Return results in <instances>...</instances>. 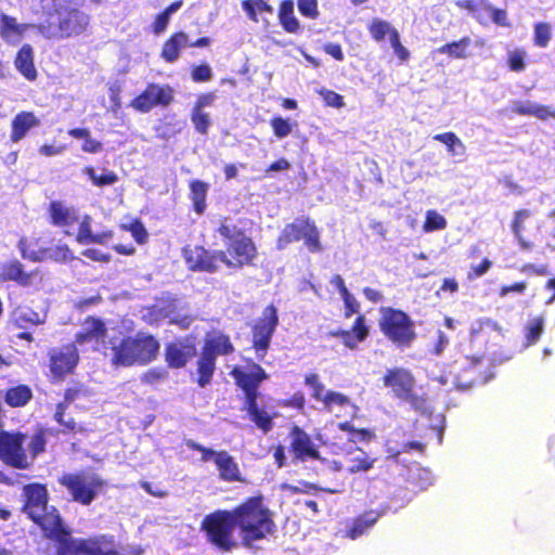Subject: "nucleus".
Here are the masks:
<instances>
[{
  "label": "nucleus",
  "mask_w": 555,
  "mask_h": 555,
  "mask_svg": "<svg viewBox=\"0 0 555 555\" xmlns=\"http://www.w3.org/2000/svg\"><path fill=\"white\" fill-rule=\"evenodd\" d=\"M384 384L391 388L395 396L401 400L414 389V378L404 369L388 370L384 376Z\"/></svg>",
  "instance_id": "obj_18"
},
{
  "label": "nucleus",
  "mask_w": 555,
  "mask_h": 555,
  "mask_svg": "<svg viewBox=\"0 0 555 555\" xmlns=\"http://www.w3.org/2000/svg\"><path fill=\"white\" fill-rule=\"evenodd\" d=\"M26 439L24 434L2 430L0 433V460L18 469L28 468L31 461L24 448Z\"/></svg>",
  "instance_id": "obj_9"
},
{
  "label": "nucleus",
  "mask_w": 555,
  "mask_h": 555,
  "mask_svg": "<svg viewBox=\"0 0 555 555\" xmlns=\"http://www.w3.org/2000/svg\"><path fill=\"white\" fill-rule=\"evenodd\" d=\"M171 101V88L168 86L150 83L143 93L132 100L131 106L137 111L146 113L157 105L166 106Z\"/></svg>",
  "instance_id": "obj_13"
},
{
  "label": "nucleus",
  "mask_w": 555,
  "mask_h": 555,
  "mask_svg": "<svg viewBox=\"0 0 555 555\" xmlns=\"http://www.w3.org/2000/svg\"><path fill=\"white\" fill-rule=\"evenodd\" d=\"M233 376L236 379V384L244 390V401L258 399L259 385L268 377L264 370L258 364H254L248 371L235 369Z\"/></svg>",
  "instance_id": "obj_16"
},
{
  "label": "nucleus",
  "mask_w": 555,
  "mask_h": 555,
  "mask_svg": "<svg viewBox=\"0 0 555 555\" xmlns=\"http://www.w3.org/2000/svg\"><path fill=\"white\" fill-rule=\"evenodd\" d=\"M181 7V1L173 2L163 13L157 15L153 25L154 33L157 35L163 33L167 28L171 15L175 14Z\"/></svg>",
  "instance_id": "obj_44"
},
{
  "label": "nucleus",
  "mask_w": 555,
  "mask_h": 555,
  "mask_svg": "<svg viewBox=\"0 0 555 555\" xmlns=\"http://www.w3.org/2000/svg\"><path fill=\"white\" fill-rule=\"evenodd\" d=\"M243 410L246 411L249 420L264 434L273 428V415L258 404L257 399L244 401Z\"/></svg>",
  "instance_id": "obj_21"
},
{
  "label": "nucleus",
  "mask_w": 555,
  "mask_h": 555,
  "mask_svg": "<svg viewBox=\"0 0 555 555\" xmlns=\"http://www.w3.org/2000/svg\"><path fill=\"white\" fill-rule=\"evenodd\" d=\"M390 46L393 49V52L401 61H406L410 56V52L405 47H403L400 42V36L398 30H393L391 33V38H389Z\"/></svg>",
  "instance_id": "obj_60"
},
{
  "label": "nucleus",
  "mask_w": 555,
  "mask_h": 555,
  "mask_svg": "<svg viewBox=\"0 0 555 555\" xmlns=\"http://www.w3.org/2000/svg\"><path fill=\"white\" fill-rule=\"evenodd\" d=\"M191 196L196 212L202 214L205 209V199L208 185L202 181L195 180L191 182Z\"/></svg>",
  "instance_id": "obj_40"
},
{
  "label": "nucleus",
  "mask_w": 555,
  "mask_h": 555,
  "mask_svg": "<svg viewBox=\"0 0 555 555\" xmlns=\"http://www.w3.org/2000/svg\"><path fill=\"white\" fill-rule=\"evenodd\" d=\"M434 140L439 141L447 145L448 151L452 155H464L465 153V145L463 142L456 137L453 132H446L436 134L434 137Z\"/></svg>",
  "instance_id": "obj_41"
},
{
  "label": "nucleus",
  "mask_w": 555,
  "mask_h": 555,
  "mask_svg": "<svg viewBox=\"0 0 555 555\" xmlns=\"http://www.w3.org/2000/svg\"><path fill=\"white\" fill-rule=\"evenodd\" d=\"M379 311V326L384 335L397 346H410L416 336L411 318L405 312L390 307H382Z\"/></svg>",
  "instance_id": "obj_6"
},
{
  "label": "nucleus",
  "mask_w": 555,
  "mask_h": 555,
  "mask_svg": "<svg viewBox=\"0 0 555 555\" xmlns=\"http://www.w3.org/2000/svg\"><path fill=\"white\" fill-rule=\"evenodd\" d=\"M63 555H119L112 537L101 535L93 539L72 540Z\"/></svg>",
  "instance_id": "obj_11"
},
{
  "label": "nucleus",
  "mask_w": 555,
  "mask_h": 555,
  "mask_svg": "<svg viewBox=\"0 0 555 555\" xmlns=\"http://www.w3.org/2000/svg\"><path fill=\"white\" fill-rule=\"evenodd\" d=\"M235 527V515L230 511H216L207 515L202 522L208 541L224 552L237 545L233 535Z\"/></svg>",
  "instance_id": "obj_5"
},
{
  "label": "nucleus",
  "mask_w": 555,
  "mask_h": 555,
  "mask_svg": "<svg viewBox=\"0 0 555 555\" xmlns=\"http://www.w3.org/2000/svg\"><path fill=\"white\" fill-rule=\"evenodd\" d=\"M224 260H221L229 268H241L248 264L257 255L256 246L250 237L244 235L242 238L227 243Z\"/></svg>",
  "instance_id": "obj_14"
},
{
  "label": "nucleus",
  "mask_w": 555,
  "mask_h": 555,
  "mask_svg": "<svg viewBox=\"0 0 555 555\" xmlns=\"http://www.w3.org/2000/svg\"><path fill=\"white\" fill-rule=\"evenodd\" d=\"M322 403L327 412L335 413L336 416L343 415L353 417L358 411V408L347 396L337 391L327 390L324 393Z\"/></svg>",
  "instance_id": "obj_19"
},
{
  "label": "nucleus",
  "mask_w": 555,
  "mask_h": 555,
  "mask_svg": "<svg viewBox=\"0 0 555 555\" xmlns=\"http://www.w3.org/2000/svg\"><path fill=\"white\" fill-rule=\"evenodd\" d=\"M320 94L328 106L338 108L344 105L343 96L334 91L321 89Z\"/></svg>",
  "instance_id": "obj_64"
},
{
  "label": "nucleus",
  "mask_w": 555,
  "mask_h": 555,
  "mask_svg": "<svg viewBox=\"0 0 555 555\" xmlns=\"http://www.w3.org/2000/svg\"><path fill=\"white\" fill-rule=\"evenodd\" d=\"M194 354V347L180 343L169 344L166 348V359L170 366L182 367Z\"/></svg>",
  "instance_id": "obj_27"
},
{
  "label": "nucleus",
  "mask_w": 555,
  "mask_h": 555,
  "mask_svg": "<svg viewBox=\"0 0 555 555\" xmlns=\"http://www.w3.org/2000/svg\"><path fill=\"white\" fill-rule=\"evenodd\" d=\"M211 77L212 72L207 64L195 66L192 70V79L196 82L209 81Z\"/></svg>",
  "instance_id": "obj_62"
},
{
  "label": "nucleus",
  "mask_w": 555,
  "mask_h": 555,
  "mask_svg": "<svg viewBox=\"0 0 555 555\" xmlns=\"http://www.w3.org/2000/svg\"><path fill=\"white\" fill-rule=\"evenodd\" d=\"M219 234L227 240V243L235 242L246 235L242 229L234 224L229 218H224L218 228Z\"/></svg>",
  "instance_id": "obj_42"
},
{
  "label": "nucleus",
  "mask_w": 555,
  "mask_h": 555,
  "mask_svg": "<svg viewBox=\"0 0 555 555\" xmlns=\"http://www.w3.org/2000/svg\"><path fill=\"white\" fill-rule=\"evenodd\" d=\"M183 256L191 270L214 272L222 263L221 260H224L225 253L209 251L202 246H194L183 248Z\"/></svg>",
  "instance_id": "obj_12"
},
{
  "label": "nucleus",
  "mask_w": 555,
  "mask_h": 555,
  "mask_svg": "<svg viewBox=\"0 0 555 555\" xmlns=\"http://www.w3.org/2000/svg\"><path fill=\"white\" fill-rule=\"evenodd\" d=\"M306 385L312 389V397L322 402L327 390H325L324 385L320 382L319 376L317 374H309L306 376Z\"/></svg>",
  "instance_id": "obj_54"
},
{
  "label": "nucleus",
  "mask_w": 555,
  "mask_h": 555,
  "mask_svg": "<svg viewBox=\"0 0 555 555\" xmlns=\"http://www.w3.org/2000/svg\"><path fill=\"white\" fill-rule=\"evenodd\" d=\"M68 401H69L68 397L66 396L65 400L57 404L54 418L57 423L63 425L65 428H67L69 430H75L76 429L75 421L73 418L66 420V417H64V412L68 406Z\"/></svg>",
  "instance_id": "obj_55"
},
{
  "label": "nucleus",
  "mask_w": 555,
  "mask_h": 555,
  "mask_svg": "<svg viewBox=\"0 0 555 555\" xmlns=\"http://www.w3.org/2000/svg\"><path fill=\"white\" fill-rule=\"evenodd\" d=\"M52 223L56 227H68L78 221V212L73 207H67L61 202L50 204Z\"/></svg>",
  "instance_id": "obj_25"
},
{
  "label": "nucleus",
  "mask_w": 555,
  "mask_h": 555,
  "mask_svg": "<svg viewBox=\"0 0 555 555\" xmlns=\"http://www.w3.org/2000/svg\"><path fill=\"white\" fill-rule=\"evenodd\" d=\"M42 254L44 255V260L51 259L56 262H67L74 259L73 253L67 245H57L52 248L42 249Z\"/></svg>",
  "instance_id": "obj_45"
},
{
  "label": "nucleus",
  "mask_w": 555,
  "mask_h": 555,
  "mask_svg": "<svg viewBox=\"0 0 555 555\" xmlns=\"http://www.w3.org/2000/svg\"><path fill=\"white\" fill-rule=\"evenodd\" d=\"M551 26L547 23H538L534 26V43L538 47L545 48L551 40Z\"/></svg>",
  "instance_id": "obj_51"
},
{
  "label": "nucleus",
  "mask_w": 555,
  "mask_h": 555,
  "mask_svg": "<svg viewBox=\"0 0 555 555\" xmlns=\"http://www.w3.org/2000/svg\"><path fill=\"white\" fill-rule=\"evenodd\" d=\"M232 512L235 515L242 540L247 546H250L257 540L263 539L272 530L273 521L270 519L269 511L263 507L259 498L249 499Z\"/></svg>",
  "instance_id": "obj_3"
},
{
  "label": "nucleus",
  "mask_w": 555,
  "mask_h": 555,
  "mask_svg": "<svg viewBox=\"0 0 555 555\" xmlns=\"http://www.w3.org/2000/svg\"><path fill=\"white\" fill-rule=\"evenodd\" d=\"M83 173L89 177L93 185L99 188L113 185L118 181V176L107 169H103L101 173H99L93 167H86Z\"/></svg>",
  "instance_id": "obj_34"
},
{
  "label": "nucleus",
  "mask_w": 555,
  "mask_h": 555,
  "mask_svg": "<svg viewBox=\"0 0 555 555\" xmlns=\"http://www.w3.org/2000/svg\"><path fill=\"white\" fill-rule=\"evenodd\" d=\"M291 450L294 453V461L305 462L307 460L320 459V452L315 448L311 437L298 426L291 431Z\"/></svg>",
  "instance_id": "obj_17"
},
{
  "label": "nucleus",
  "mask_w": 555,
  "mask_h": 555,
  "mask_svg": "<svg viewBox=\"0 0 555 555\" xmlns=\"http://www.w3.org/2000/svg\"><path fill=\"white\" fill-rule=\"evenodd\" d=\"M91 221L92 219L88 215H86L81 220L76 238L79 244L87 245L90 237L92 236L93 233L91 231Z\"/></svg>",
  "instance_id": "obj_57"
},
{
  "label": "nucleus",
  "mask_w": 555,
  "mask_h": 555,
  "mask_svg": "<svg viewBox=\"0 0 555 555\" xmlns=\"http://www.w3.org/2000/svg\"><path fill=\"white\" fill-rule=\"evenodd\" d=\"M49 358L51 372L56 377L73 372L79 360L78 350L74 344L52 348L49 351Z\"/></svg>",
  "instance_id": "obj_15"
},
{
  "label": "nucleus",
  "mask_w": 555,
  "mask_h": 555,
  "mask_svg": "<svg viewBox=\"0 0 555 555\" xmlns=\"http://www.w3.org/2000/svg\"><path fill=\"white\" fill-rule=\"evenodd\" d=\"M18 249L24 259H28L34 262H40L44 260V255L42 254V249L35 250L29 247L28 241L26 238H21L18 241Z\"/></svg>",
  "instance_id": "obj_52"
},
{
  "label": "nucleus",
  "mask_w": 555,
  "mask_h": 555,
  "mask_svg": "<svg viewBox=\"0 0 555 555\" xmlns=\"http://www.w3.org/2000/svg\"><path fill=\"white\" fill-rule=\"evenodd\" d=\"M15 66L18 72L28 80H34L37 77V72L34 66L33 48L25 44L21 48L15 59Z\"/></svg>",
  "instance_id": "obj_28"
},
{
  "label": "nucleus",
  "mask_w": 555,
  "mask_h": 555,
  "mask_svg": "<svg viewBox=\"0 0 555 555\" xmlns=\"http://www.w3.org/2000/svg\"><path fill=\"white\" fill-rule=\"evenodd\" d=\"M85 332L93 334L92 336H95L96 338L103 340L105 336V325L102 321L98 319L90 318L88 319L83 325L82 328Z\"/></svg>",
  "instance_id": "obj_53"
},
{
  "label": "nucleus",
  "mask_w": 555,
  "mask_h": 555,
  "mask_svg": "<svg viewBox=\"0 0 555 555\" xmlns=\"http://www.w3.org/2000/svg\"><path fill=\"white\" fill-rule=\"evenodd\" d=\"M40 124V119L33 112H20L12 119L10 140L13 143H18L26 138L31 129L39 127Z\"/></svg>",
  "instance_id": "obj_20"
},
{
  "label": "nucleus",
  "mask_w": 555,
  "mask_h": 555,
  "mask_svg": "<svg viewBox=\"0 0 555 555\" xmlns=\"http://www.w3.org/2000/svg\"><path fill=\"white\" fill-rule=\"evenodd\" d=\"M75 502L89 505L103 488L104 481L93 473L64 474L60 479Z\"/></svg>",
  "instance_id": "obj_8"
},
{
  "label": "nucleus",
  "mask_w": 555,
  "mask_h": 555,
  "mask_svg": "<svg viewBox=\"0 0 555 555\" xmlns=\"http://www.w3.org/2000/svg\"><path fill=\"white\" fill-rule=\"evenodd\" d=\"M216 466L219 472V477L224 481H238L241 480V473L234 457L227 451H220L216 457Z\"/></svg>",
  "instance_id": "obj_23"
},
{
  "label": "nucleus",
  "mask_w": 555,
  "mask_h": 555,
  "mask_svg": "<svg viewBox=\"0 0 555 555\" xmlns=\"http://www.w3.org/2000/svg\"><path fill=\"white\" fill-rule=\"evenodd\" d=\"M298 9L307 17L315 18L318 16L317 0H298Z\"/></svg>",
  "instance_id": "obj_63"
},
{
  "label": "nucleus",
  "mask_w": 555,
  "mask_h": 555,
  "mask_svg": "<svg viewBox=\"0 0 555 555\" xmlns=\"http://www.w3.org/2000/svg\"><path fill=\"white\" fill-rule=\"evenodd\" d=\"M513 112L518 115L534 116L541 120L555 118V109L553 107L531 101L516 103Z\"/></svg>",
  "instance_id": "obj_26"
},
{
  "label": "nucleus",
  "mask_w": 555,
  "mask_h": 555,
  "mask_svg": "<svg viewBox=\"0 0 555 555\" xmlns=\"http://www.w3.org/2000/svg\"><path fill=\"white\" fill-rule=\"evenodd\" d=\"M475 18L481 25H489L490 22L499 26H508L507 13L504 10L494 8L487 1L479 2V9L475 13Z\"/></svg>",
  "instance_id": "obj_22"
},
{
  "label": "nucleus",
  "mask_w": 555,
  "mask_h": 555,
  "mask_svg": "<svg viewBox=\"0 0 555 555\" xmlns=\"http://www.w3.org/2000/svg\"><path fill=\"white\" fill-rule=\"evenodd\" d=\"M278 324V310L273 305H270L262 311L261 318L253 328V345L258 360H263Z\"/></svg>",
  "instance_id": "obj_10"
},
{
  "label": "nucleus",
  "mask_w": 555,
  "mask_h": 555,
  "mask_svg": "<svg viewBox=\"0 0 555 555\" xmlns=\"http://www.w3.org/2000/svg\"><path fill=\"white\" fill-rule=\"evenodd\" d=\"M1 278L4 281H15L21 285H28L30 281L29 274L24 272L23 264L13 260L2 266Z\"/></svg>",
  "instance_id": "obj_30"
},
{
  "label": "nucleus",
  "mask_w": 555,
  "mask_h": 555,
  "mask_svg": "<svg viewBox=\"0 0 555 555\" xmlns=\"http://www.w3.org/2000/svg\"><path fill=\"white\" fill-rule=\"evenodd\" d=\"M186 446L191 450L201 452L203 462L214 461V463H216V457H217L218 453H220V451H216L214 449L206 448L193 440H188Z\"/></svg>",
  "instance_id": "obj_58"
},
{
  "label": "nucleus",
  "mask_w": 555,
  "mask_h": 555,
  "mask_svg": "<svg viewBox=\"0 0 555 555\" xmlns=\"http://www.w3.org/2000/svg\"><path fill=\"white\" fill-rule=\"evenodd\" d=\"M544 330V318L535 317L528 321L525 327L526 346L534 345L541 337Z\"/></svg>",
  "instance_id": "obj_39"
},
{
  "label": "nucleus",
  "mask_w": 555,
  "mask_h": 555,
  "mask_svg": "<svg viewBox=\"0 0 555 555\" xmlns=\"http://www.w3.org/2000/svg\"><path fill=\"white\" fill-rule=\"evenodd\" d=\"M49 21L37 26L47 39H65L79 36L89 26L90 17L80 9L79 0H41Z\"/></svg>",
  "instance_id": "obj_1"
},
{
  "label": "nucleus",
  "mask_w": 555,
  "mask_h": 555,
  "mask_svg": "<svg viewBox=\"0 0 555 555\" xmlns=\"http://www.w3.org/2000/svg\"><path fill=\"white\" fill-rule=\"evenodd\" d=\"M30 453L29 461L34 462L35 457L44 450L46 438L42 433H36L30 437L29 441L25 443Z\"/></svg>",
  "instance_id": "obj_50"
},
{
  "label": "nucleus",
  "mask_w": 555,
  "mask_h": 555,
  "mask_svg": "<svg viewBox=\"0 0 555 555\" xmlns=\"http://www.w3.org/2000/svg\"><path fill=\"white\" fill-rule=\"evenodd\" d=\"M304 240L306 247L311 253H319L322 250L320 242V232L313 221L308 218H296L292 223H288L282 230L278 242V249H284L288 244Z\"/></svg>",
  "instance_id": "obj_7"
},
{
  "label": "nucleus",
  "mask_w": 555,
  "mask_h": 555,
  "mask_svg": "<svg viewBox=\"0 0 555 555\" xmlns=\"http://www.w3.org/2000/svg\"><path fill=\"white\" fill-rule=\"evenodd\" d=\"M215 361L216 358L210 353V351L203 349L198 360V385L201 387H205L210 383L215 372Z\"/></svg>",
  "instance_id": "obj_31"
},
{
  "label": "nucleus",
  "mask_w": 555,
  "mask_h": 555,
  "mask_svg": "<svg viewBox=\"0 0 555 555\" xmlns=\"http://www.w3.org/2000/svg\"><path fill=\"white\" fill-rule=\"evenodd\" d=\"M531 216V212L528 209H521L515 212L514 220L512 223V232L518 242L525 246V242L522 240V231L525 229L524 222Z\"/></svg>",
  "instance_id": "obj_47"
},
{
  "label": "nucleus",
  "mask_w": 555,
  "mask_h": 555,
  "mask_svg": "<svg viewBox=\"0 0 555 555\" xmlns=\"http://www.w3.org/2000/svg\"><path fill=\"white\" fill-rule=\"evenodd\" d=\"M404 402L409 403L412 409L420 412L421 414H430V405L423 395H418L414 389L403 399Z\"/></svg>",
  "instance_id": "obj_46"
},
{
  "label": "nucleus",
  "mask_w": 555,
  "mask_h": 555,
  "mask_svg": "<svg viewBox=\"0 0 555 555\" xmlns=\"http://www.w3.org/2000/svg\"><path fill=\"white\" fill-rule=\"evenodd\" d=\"M382 514H383V512L377 513L374 511H370V512L363 514L358 519H356V521L353 522V526L349 530L348 535L352 540L359 538L360 535H362L365 532V530L367 528L372 527L377 521V519L380 517Z\"/></svg>",
  "instance_id": "obj_33"
},
{
  "label": "nucleus",
  "mask_w": 555,
  "mask_h": 555,
  "mask_svg": "<svg viewBox=\"0 0 555 555\" xmlns=\"http://www.w3.org/2000/svg\"><path fill=\"white\" fill-rule=\"evenodd\" d=\"M204 349L216 358L218 354L230 353L233 347L227 336L214 335L206 340Z\"/></svg>",
  "instance_id": "obj_36"
},
{
  "label": "nucleus",
  "mask_w": 555,
  "mask_h": 555,
  "mask_svg": "<svg viewBox=\"0 0 555 555\" xmlns=\"http://www.w3.org/2000/svg\"><path fill=\"white\" fill-rule=\"evenodd\" d=\"M279 20L287 33H296L299 29V22L294 16V3L291 0L283 1L280 5Z\"/></svg>",
  "instance_id": "obj_32"
},
{
  "label": "nucleus",
  "mask_w": 555,
  "mask_h": 555,
  "mask_svg": "<svg viewBox=\"0 0 555 555\" xmlns=\"http://www.w3.org/2000/svg\"><path fill=\"white\" fill-rule=\"evenodd\" d=\"M525 52L515 50L508 54V65L514 72H521L525 69Z\"/></svg>",
  "instance_id": "obj_61"
},
{
  "label": "nucleus",
  "mask_w": 555,
  "mask_h": 555,
  "mask_svg": "<svg viewBox=\"0 0 555 555\" xmlns=\"http://www.w3.org/2000/svg\"><path fill=\"white\" fill-rule=\"evenodd\" d=\"M38 25L18 24L16 18L2 14L0 20V35L8 41H18L20 37L30 27L37 28Z\"/></svg>",
  "instance_id": "obj_24"
},
{
  "label": "nucleus",
  "mask_w": 555,
  "mask_h": 555,
  "mask_svg": "<svg viewBox=\"0 0 555 555\" xmlns=\"http://www.w3.org/2000/svg\"><path fill=\"white\" fill-rule=\"evenodd\" d=\"M189 43V37L184 33H177L169 40L166 41L163 48V57L172 63L178 60L180 50L185 48Z\"/></svg>",
  "instance_id": "obj_29"
},
{
  "label": "nucleus",
  "mask_w": 555,
  "mask_h": 555,
  "mask_svg": "<svg viewBox=\"0 0 555 555\" xmlns=\"http://www.w3.org/2000/svg\"><path fill=\"white\" fill-rule=\"evenodd\" d=\"M271 126L274 134L279 139L286 138L292 132V125L288 119H284L282 117H274L271 120Z\"/></svg>",
  "instance_id": "obj_56"
},
{
  "label": "nucleus",
  "mask_w": 555,
  "mask_h": 555,
  "mask_svg": "<svg viewBox=\"0 0 555 555\" xmlns=\"http://www.w3.org/2000/svg\"><path fill=\"white\" fill-rule=\"evenodd\" d=\"M113 362L118 365H144L153 361L159 350L158 341L149 334L138 333L113 344Z\"/></svg>",
  "instance_id": "obj_4"
},
{
  "label": "nucleus",
  "mask_w": 555,
  "mask_h": 555,
  "mask_svg": "<svg viewBox=\"0 0 555 555\" xmlns=\"http://www.w3.org/2000/svg\"><path fill=\"white\" fill-rule=\"evenodd\" d=\"M348 462V470L354 474L359 472H367L373 467L375 460L371 459L364 451L358 449L356 452L350 454Z\"/></svg>",
  "instance_id": "obj_37"
},
{
  "label": "nucleus",
  "mask_w": 555,
  "mask_h": 555,
  "mask_svg": "<svg viewBox=\"0 0 555 555\" xmlns=\"http://www.w3.org/2000/svg\"><path fill=\"white\" fill-rule=\"evenodd\" d=\"M396 30L390 23L380 18H374L369 26V31L375 41H382L388 35L391 38V33Z\"/></svg>",
  "instance_id": "obj_43"
},
{
  "label": "nucleus",
  "mask_w": 555,
  "mask_h": 555,
  "mask_svg": "<svg viewBox=\"0 0 555 555\" xmlns=\"http://www.w3.org/2000/svg\"><path fill=\"white\" fill-rule=\"evenodd\" d=\"M192 121L198 132H201L203 134L207 133V130L210 126V120H209L208 114L203 113L197 109H193Z\"/></svg>",
  "instance_id": "obj_59"
},
{
  "label": "nucleus",
  "mask_w": 555,
  "mask_h": 555,
  "mask_svg": "<svg viewBox=\"0 0 555 555\" xmlns=\"http://www.w3.org/2000/svg\"><path fill=\"white\" fill-rule=\"evenodd\" d=\"M446 228H447V220L443 216L438 214L436 210H428L426 212V221L424 224L425 232L443 230Z\"/></svg>",
  "instance_id": "obj_48"
},
{
  "label": "nucleus",
  "mask_w": 555,
  "mask_h": 555,
  "mask_svg": "<svg viewBox=\"0 0 555 555\" xmlns=\"http://www.w3.org/2000/svg\"><path fill=\"white\" fill-rule=\"evenodd\" d=\"M26 503L24 512L49 538L65 533L62 519L55 507L48 505V491L44 486L35 483L24 488Z\"/></svg>",
  "instance_id": "obj_2"
},
{
  "label": "nucleus",
  "mask_w": 555,
  "mask_h": 555,
  "mask_svg": "<svg viewBox=\"0 0 555 555\" xmlns=\"http://www.w3.org/2000/svg\"><path fill=\"white\" fill-rule=\"evenodd\" d=\"M15 321L18 324V326L23 327L24 323H30V324H43L44 323V317L40 315L39 313L35 312L31 309H25L17 311L15 313Z\"/></svg>",
  "instance_id": "obj_49"
},
{
  "label": "nucleus",
  "mask_w": 555,
  "mask_h": 555,
  "mask_svg": "<svg viewBox=\"0 0 555 555\" xmlns=\"http://www.w3.org/2000/svg\"><path fill=\"white\" fill-rule=\"evenodd\" d=\"M31 398V391L27 386L21 385L7 391L5 402L11 406L25 405Z\"/></svg>",
  "instance_id": "obj_38"
},
{
  "label": "nucleus",
  "mask_w": 555,
  "mask_h": 555,
  "mask_svg": "<svg viewBox=\"0 0 555 555\" xmlns=\"http://www.w3.org/2000/svg\"><path fill=\"white\" fill-rule=\"evenodd\" d=\"M472 40L469 37H464L459 41L447 43L437 49L440 54H448L454 59L467 57V49L470 47Z\"/></svg>",
  "instance_id": "obj_35"
}]
</instances>
